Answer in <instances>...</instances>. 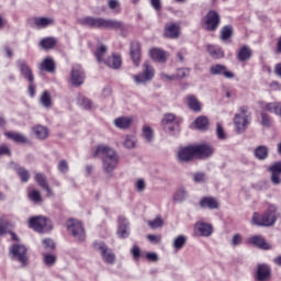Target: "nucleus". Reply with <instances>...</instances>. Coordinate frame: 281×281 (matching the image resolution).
I'll use <instances>...</instances> for the list:
<instances>
[{"label": "nucleus", "mask_w": 281, "mask_h": 281, "mask_svg": "<svg viewBox=\"0 0 281 281\" xmlns=\"http://www.w3.org/2000/svg\"><path fill=\"white\" fill-rule=\"evenodd\" d=\"M92 156L101 157L102 170L104 175H108L109 177L113 175V171L117 168V164H120V155L109 145L101 144L97 146Z\"/></svg>", "instance_id": "obj_1"}, {"label": "nucleus", "mask_w": 281, "mask_h": 281, "mask_svg": "<svg viewBox=\"0 0 281 281\" xmlns=\"http://www.w3.org/2000/svg\"><path fill=\"white\" fill-rule=\"evenodd\" d=\"M80 25L94 30H124V24L117 20L86 16L79 20Z\"/></svg>", "instance_id": "obj_2"}, {"label": "nucleus", "mask_w": 281, "mask_h": 281, "mask_svg": "<svg viewBox=\"0 0 281 281\" xmlns=\"http://www.w3.org/2000/svg\"><path fill=\"white\" fill-rule=\"evenodd\" d=\"M276 221H278V206L273 204L269 205L262 215L259 213L252 215V223L258 227H273Z\"/></svg>", "instance_id": "obj_3"}, {"label": "nucleus", "mask_w": 281, "mask_h": 281, "mask_svg": "<svg viewBox=\"0 0 281 281\" xmlns=\"http://www.w3.org/2000/svg\"><path fill=\"white\" fill-rule=\"evenodd\" d=\"M11 260L19 262L20 267H27L30 258L27 257V247L23 244L15 243L9 248Z\"/></svg>", "instance_id": "obj_4"}, {"label": "nucleus", "mask_w": 281, "mask_h": 281, "mask_svg": "<svg viewBox=\"0 0 281 281\" xmlns=\"http://www.w3.org/2000/svg\"><path fill=\"white\" fill-rule=\"evenodd\" d=\"M155 78V67L150 65V61H144L142 65V71L133 76V80L136 85H148Z\"/></svg>", "instance_id": "obj_5"}, {"label": "nucleus", "mask_w": 281, "mask_h": 281, "mask_svg": "<svg viewBox=\"0 0 281 281\" xmlns=\"http://www.w3.org/2000/svg\"><path fill=\"white\" fill-rule=\"evenodd\" d=\"M29 227H31V229H34V232H37L38 234H45V232H52L53 224L52 220L38 215L30 218Z\"/></svg>", "instance_id": "obj_6"}, {"label": "nucleus", "mask_w": 281, "mask_h": 281, "mask_svg": "<svg viewBox=\"0 0 281 281\" xmlns=\"http://www.w3.org/2000/svg\"><path fill=\"white\" fill-rule=\"evenodd\" d=\"M251 122V113H248L247 108L243 106L239 109V114H236L234 117L235 131L236 133H245L247 126Z\"/></svg>", "instance_id": "obj_7"}, {"label": "nucleus", "mask_w": 281, "mask_h": 281, "mask_svg": "<svg viewBox=\"0 0 281 281\" xmlns=\"http://www.w3.org/2000/svg\"><path fill=\"white\" fill-rule=\"evenodd\" d=\"M66 227L68 233L71 234L76 240H79V243H82L87 238L85 226H82L80 221L70 218L67 221Z\"/></svg>", "instance_id": "obj_8"}, {"label": "nucleus", "mask_w": 281, "mask_h": 281, "mask_svg": "<svg viewBox=\"0 0 281 281\" xmlns=\"http://www.w3.org/2000/svg\"><path fill=\"white\" fill-rule=\"evenodd\" d=\"M218 25H221V15L214 10L209 11L202 19V27L206 30V32H216Z\"/></svg>", "instance_id": "obj_9"}, {"label": "nucleus", "mask_w": 281, "mask_h": 281, "mask_svg": "<svg viewBox=\"0 0 281 281\" xmlns=\"http://www.w3.org/2000/svg\"><path fill=\"white\" fill-rule=\"evenodd\" d=\"M94 249L100 251L101 259L105 265H115V252L104 241H94Z\"/></svg>", "instance_id": "obj_10"}, {"label": "nucleus", "mask_w": 281, "mask_h": 281, "mask_svg": "<svg viewBox=\"0 0 281 281\" xmlns=\"http://www.w3.org/2000/svg\"><path fill=\"white\" fill-rule=\"evenodd\" d=\"M161 124L166 133H169L170 135H175V131L179 128V122L177 121V116H175V114L172 113L165 114L161 120Z\"/></svg>", "instance_id": "obj_11"}, {"label": "nucleus", "mask_w": 281, "mask_h": 281, "mask_svg": "<svg viewBox=\"0 0 281 281\" xmlns=\"http://www.w3.org/2000/svg\"><path fill=\"white\" fill-rule=\"evenodd\" d=\"M70 82L74 87H80L85 83V70L79 64L72 65L70 71Z\"/></svg>", "instance_id": "obj_12"}, {"label": "nucleus", "mask_w": 281, "mask_h": 281, "mask_svg": "<svg viewBox=\"0 0 281 281\" xmlns=\"http://www.w3.org/2000/svg\"><path fill=\"white\" fill-rule=\"evenodd\" d=\"M31 25L36 30H45L46 27L56 25V20L54 18L35 16L31 19Z\"/></svg>", "instance_id": "obj_13"}, {"label": "nucleus", "mask_w": 281, "mask_h": 281, "mask_svg": "<svg viewBox=\"0 0 281 281\" xmlns=\"http://www.w3.org/2000/svg\"><path fill=\"white\" fill-rule=\"evenodd\" d=\"M16 67L21 72L22 78H24L29 82H34V72H32V68H30L27 61L20 59L16 61Z\"/></svg>", "instance_id": "obj_14"}, {"label": "nucleus", "mask_w": 281, "mask_h": 281, "mask_svg": "<svg viewBox=\"0 0 281 281\" xmlns=\"http://www.w3.org/2000/svg\"><path fill=\"white\" fill-rule=\"evenodd\" d=\"M210 74L211 76H224V78H227L228 80H232L234 78V72L229 71L225 65L215 64L210 67Z\"/></svg>", "instance_id": "obj_15"}, {"label": "nucleus", "mask_w": 281, "mask_h": 281, "mask_svg": "<svg viewBox=\"0 0 281 281\" xmlns=\"http://www.w3.org/2000/svg\"><path fill=\"white\" fill-rule=\"evenodd\" d=\"M194 232L199 236H202L204 238H209L212 234H214V227H212V224H207L204 222H198L194 225Z\"/></svg>", "instance_id": "obj_16"}, {"label": "nucleus", "mask_w": 281, "mask_h": 281, "mask_svg": "<svg viewBox=\"0 0 281 281\" xmlns=\"http://www.w3.org/2000/svg\"><path fill=\"white\" fill-rule=\"evenodd\" d=\"M130 54L133 65L138 67L139 63H142V44L139 42H132Z\"/></svg>", "instance_id": "obj_17"}, {"label": "nucleus", "mask_w": 281, "mask_h": 281, "mask_svg": "<svg viewBox=\"0 0 281 281\" xmlns=\"http://www.w3.org/2000/svg\"><path fill=\"white\" fill-rule=\"evenodd\" d=\"M269 172L271 173V182L274 186H280V183H281V161L273 162L269 167Z\"/></svg>", "instance_id": "obj_18"}, {"label": "nucleus", "mask_w": 281, "mask_h": 281, "mask_svg": "<svg viewBox=\"0 0 281 281\" xmlns=\"http://www.w3.org/2000/svg\"><path fill=\"white\" fill-rule=\"evenodd\" d=\"M193 157H196L194 146L184 147L178 153V161H181L182 164L186 161H190L191 159H193Z\"/></svg>", "instance_id": "obj_19"}, {"label": "nucleus", "mask_w": 281, "mask_h": 281, "mask_svg": "<svg viewBox=\"0 0 281 281\" xmlns=\"http://www.w3.org/2000/svg\"><path fill=\"white\" fill-rule=\"evenodd\" d=\"M119 238H128L131 236V228H128V220L124 216L119 217V228L116 232Z\"/></svg>", "instance_id": "obj_20"}, {"label": "nucleus", "mask_w": 281, "mask_h": 281, "mask_svg": "<svg viewBox=\"0 0 281 281\" xmlns=\"http://www.w3.org/2000/svg\"><path fill=\"white\" fill-rule=\"evenodd\" d=\"M269 278H271V268L265 263L258 265L256 271V280L267 281Z\"/></svg>", "instance_id": "obj_21"}, {"label": "nucleus", "mask_w": 281, "mask_h": 281, "mask_svg": "<svg viewBox=\"0 0 281 281\" xmlns=\"http://www.w3.org/2000/svg\"><path fill=\"white\" fill-rule=\"evenodd\" d=\"M149 58L155 60V63H166L168 60V53L161 48L154 47L149 49Z\"/></svg>", "instance_id": "obj_22"}, {"label": "nucleus", "mask_w": 281, "mask_h": 281, "mask_svg": "<svg viewBox=\"0 0 281 281\" xmlns=\"http://www.w3.org/2000/svg\"><path fill=\"white\" fill-rule=\"evenodd\" d=\"M200 207L203 210H218V201L216 198L204 196L200 200Z\"/></svg>", "instance_id": "obj_23"}, {"label": "nucleus", "mask_w": 281, "mask_h": 281, "mask_svg": "<svg viewBox=\"0 0 281 281\" xmlns=\"http://www.w3.org/2000/svg\"><path fill=\"white\" fill-rule=\"evenodd\" d=\"M195 157H211L214 153V148L210 145H194Z\"/></svg>", "instance_id": "obj_24"}, {"label": "nucleus", "mask_w": 281, "mask_h": 281, "mask_svg": "<svg viewBox=\"0 0 281 281\" xmlns=\"http://www.w3.org/2000/svg\"><path fill=\"white\" fill-rule=\"evenodd\" d=\"M32 133L35 135L36 139L43 140L49 137V130L43 125H35L32 127Z\"/></svg>", "instance_id": "obj_25"}, {"label": "nucleus", "mask_w": 281, "mask_h": 281, "mask_svg": "<svg viewBox=\"0 0 281 281\" xmlns=\"http://www.w3.org/2000/svg\"><path fill=\"white\" fill-rule=\"evenodd\" d=\"M187 106L194 113H201V102L196 97L189 94L186 98Z\"/></svg>", "instance_id": "obj_26"}, {"label": "nucleus", "mask_w": 281, "mask_h": 281, "mask_svg": "<svg viewBox=\"0 0 281 281\" xmlns=\"http://www.w3.org/2000/svg\"><path fill=\"white\" fill-rule=\"evenodd\" d=\"M166 38H179V25L176 23H168L165 26Z\"/></svg>", "instance_id": "obj_27"}, {"label": "nucleus", "mask_w": 281, "mask_h": 281, "mask_svg": "<svg viewBox=\"0 0 281 281\" xmlns=\"http://www.w3.org/2000/svg\"><path fill=\"white\" fill-rule=\"evenodd\" d=\"M196 131H207L210 128V120L206 116H198L193 122Z\"/></svg>", "instance_id": "obj_28"}, {"label": "nucleus", "mask_w": 281, "mask_h": 281, "mask_svg": "<svg viewBox=\"0 0 281 281\" xmlns=\"http://www.w3.org/2000/svg\"><path fill=\"white\" fill-rule=\"evenodd\" d=\"M131 124H133V119L128 116H120L114 120V125L116 128L126 130L131 127Z\"/></svg>", "instance_id": "obj_29"}, {"label": "nucleus", "mask_w": 281, "mask_h": 281, "mask_svg": "<svg viewBox=\"0 0 281 281\" xmlns=\"http://www.w3.org/2000/svg\"><path fill=\"white\" fill-rule=\"evenodd\" d=\"M35 181L40 186V188H43V190L47 192V194H52V188H49L47 177L44 173H36Z\"/></svg>", "instance_id": "obj_30"}, {"label": "nucleus", "mask_w": 281, "mask_h": 281, "mask_svg": "<svg viewBox=\"0 0 281 281\" xmlns=\"http://www.w3.org/2000/svg\"><path fill=\"white\" fill-rule=\"evenodd\" d=\"M249 243L255 245V247H259V249H271V245H269V243H267L262 236H252L249 238Z\"/></svg>", "instance_id": "obj_31"}, {"label": "nucleus", "mask_w": 281, "mask_h": 281, "mask_svg": "<svg viewBox=\"0 0 281 281\" xmlns=\"http://www.w3.org/2000/svg\"><path fill=\"white\" fill-rule=\"evenodd\" d=\"M10 226V223L8 221L0 218V236H5V234H10L12 240L19 241V236L16 234L10 232L8 227Z\"/></svg>", "instance_id": "obj_32"}, {"label": "nucleus", "mask_w": 281, "mask_h": 281, "mask_svg": "<svg viewBox=\"0 0 281 281\" xmlns=\"http://www.w3.org/2000/svg\"><path fill=\"white\" fill-rule=\"evenodd\" d=\"M249 58H251V48L247 45L241 46L237 53V59L239 63H245Z\"/></svg>", "instance_id": "obj_33"}, {"label": "nucleus", "mask_w": 281, "mask_h": 281, "mask_svg": "<svg viewBox=\"0 0 281 281\" xmlns=\"http://www.w3.org/2000/svg\"><path fill=\"white\" fill-rule=\"evenodd\" d=\"M4 135L8 139H12V142H15L16 144H27V137L23 136L21 133L5 132Z\"/></svg>", "instance_id": "obj_34"}, {"label": "nucleus", "mask_w": 281, "mask_h": 281, "mask_svg": "<svg viewBox=\"0 0 281 281\" xmlns=\"http://www.w3.org/2000/svg\"><path fill=\"white\" fill-rule=\"evenodd\" d=\"M105 65H108V67H110L111 69H120V67H122V57L114 54L113 56L108 58Z\"/></svg>", "instance_id": "obj_35"}, {"label": "nucleus", "mask_w": 281, "mask_h": 281, "mask_svg": "<svg viewBox=\"0 0 281 281\" xmlns=\"http://www.w3.org/2000/svg\"><path fill=\"white\" fill-rule=\"evenodd\" d=\"M265 111H268V113H273L274 115H279V117H281V102L266 103Z\"/></svg>", "instance_id": "obj_36"}, {"label": "nucleus", "mask_w": 281, "mask_h": 281, "mask_svg": "<svg viewBox=\"0 0 281 281\" xmlns=\"http://www.w3.org/2000/svg\"><path fill=\"white\" fill-rule=\"evenodd\" d=\"M40 103L42 104V106H44V109H52L54 102L52 101V94L49 93V91L45 90L41 98H40Z\"/></svg>", "instance_id": "obj_37"}, {"label": "nucleus", "mask_w": 281, "mask_h": 281, "mask_svg": "<svg viewBox=\"0 0 281 281\" xmlns=\"http://www.w3.org/2000/svg\"><path fill=\"white\" fill-rule=\"evenodd\" d=\"M40 69L42 71H48L49 74L54 72L56 69V64L54 63V59L46 58L43 60V63L40 65Z\"/></svg>", "instance_id": "obj_38"}, {"label": "nucleus", "mask_w": 281, "mask_h": 281, "mask_svg": "<svg viewBox=\"0 0 281 281\" xmlns=\"http://www.w3.org/2000/svg\"><path fill=\"white\" fill-rule=\"evenodd\" d=\"M255 157L257 159H259L260 161L267 159V157H269V148H267V146H258L255 151Z\"/></svg>", "instance_id": "obj_39"}, {"label": "nucleus", "mask_w": 281, "mask_h": 281, "mask_svg": "<svg viewBox=\"0 0 281 281\" xmlns=\"http://www.w3.org/2000/svg\"><path fill=\"white\" fill-rule=\"evenodd\" d=\"M207 52L212 58H223V56H225V53L218 46L209 45Z\"/></svg>", "instance_id": "obj_40"}, {"label": "nucleus", "mask_w": 281, "mask_h": 281, "mask_svg": "<svg viewBox=\"0 0 281 281\" xmlns=\"http://www.w3.org/2000/svg\"><path fill=\"white\" fill-rule=\"evenodd\" d=\"M187 243L188 237L186 235H180L173 239L172 247L173 249H177V251H179L180 249H183V247H186Z\"/></svg>", "instance_id": "obj_41"}, {"label": "nucleus", "mask_w": 281, "mask_h": 281, "mask_svg": "<svg viewBox=\"0 0 281 281\" xmlns=\"http://www.w3.org/2000/svg\"><path fill=\"white\" fill-rule=\"evenodd\" d=\"M143 137L147 144L153 143V140L155 139V132L153 131V128H150V126H143Z\"/></svg>", "instance_id": "obj_42"}, {"label": "nucleus", "mask_w": 281, "mask_h": 281, "mask_svg": "<svg viewBox=\"0 0 281 281\" xmlns=\"http://www.w3.org/2000/svg\"><path fill=\"white\" fill-rule=\"evenodd\" d=\"M56 43L57 41L55 37H45L40 42V45L43 49H54Z\"/></svg>", "instance_id": "obj_43"}, {"label": "nucleus", "mask_w": 281, "mask_h": 281, "mask_svg": "<svg viewBox=\"0 0 281 281\" xmlns=\"http://www.w3.org/2000/svg\"><path fill=\"white\" fill-rule=\"evenodd\" d=\"M137 144V138L134 135H126L123 137V146L126 148H135Z\"/></svg>", "instance_id": "obj_44"}, {"label": "nucleus", "mask_w": 281, "mask_h": 281, "mask_svg": "<svg viewBox=\"0 0 281 281\" xmlns=\"http://www.w3.org/2000/svg\"><path fill=\"white\" fill-rule=\"evenodd\" d=\"M186 199H188V192L183 188L179 189L173 195V200L177 203H183Z\"/></svg>", "instance_id": "obj_45"}, {"label": "nucleus", "mask_w": 281, "mask_h": 281, "mask_svg": "<svg viewBox=\"0 0 281 281\" xmlns=\"http://www.w3.org/2000/svg\"><path fill=\"white\" fill-rule=\"evenodd\" d=\"M106 46L101 45L97 48V52L94 53V56L98 60V63H104V56H106Z\"/></svg>", "instance_id": "obj_46"}, {"label": "nucleus", "mask_w": 281, "mask_h": 281, "mask_svg": "<svg viewBox=\"0 0 281 281\" xmlns=\"http://www.w3.org/2000/svg\"><path fill=\"white\" fill-rule=\"evenodd\" d=\"M147 225L151 229H158V227H164V220H161V216H157L155 220L148 221Z\"/></svg>", "instance_id": "obj_47"}, {"label": "nucleus", "mask_w": 281, "mask_h": 281, "mask_svg": "<svg viewBox=\"0 0 281 281\" xmlns=\"http://www.w3.org/2000/svg\"><path fill=\"white\" fill-rule=\"evenodd\" d=\"M21 181H23L24 183H27V181H30V171H27V169L20 167L16 170Z\"/></svg>", "instance_id": "obj_48"}, {"label": "nucleus", "mask_w": 281, "mask_h": 281, "mask_svg": "<svg viewBox=\"0 0 281 281\" xmlns=\"http://www.w3.org/2000/svg\"><path fill=\"white\" fill-rule=\"evenodd\" d=\"M79 104L86 111L93 109V102L85 97L79 98Z\"/></svg>", "instance_id": "obj_49"}, {"label": "nucleus", "mask_w": 281, "mask_h": 281, "mask_svg": "<svg viewBox=\"0 0 281 281\" xmlns=\"http://www.w3.org/2000/svg\"><path fill=\"white\" fill-rule=\"evenodd\" d=\"M233 32H234V30L232 29L231 25L224 26V27L222 29V32H221V38H222V41H227V38H231Z\"/></svg>", "instance_id": "obj_50"}, {"label": "nucleus", "mask_w": 281, "mask_h": 281, "mask_svg": "<svg viewBox=\"0 0 281 281\" xmlns=\"http://www.w3.org/2000/svg\"><path fill=\"white\" fill-rule=\"evenodd\" d=\"M56 255L44 254V265L47 267H54V265H56Z\"/></svg>", "instance_id": "obj_51"}, {"label": "nucleus", "mask_w": 281, "mask_h": 281, "mask_svg": "<svg viewBox=\"0 0 281 281\" xmlns=\"http://www.w3.org/2000/svg\"><path fill=\"white\" fill-rule=\"evenodd\" d=\"M271 124H273V120H271V116L265 112H261V126L270 128Z\"/></svg>", "instance_id": "obj_52"}, {"label": "nucleus", "mask_w": 281, "mask_h": 281, "mask_svg": "<svg viewBox=\"0 0 281 281\" xmlns=\"http://www.w3.org/2000/svg\"><path fill=\"white\" fill-rule=\"evenodd\" d=\"M29 198L34 203H41L43 201V196L41 195V191L33 190L29 193Z\"/></svg>", "instance_id": "obj_53"}, {"label": "nucleus", "mask_w": 281, "mask_h": 281, "mask_svg": "<svg viewBox=\"0 0 281 281\" xmlns=\"http://www.w3.org/2000/svg\"><path fill=\"white\" fill-rule=\"evenodd\" d=\"M134 188L136 192H144L146 190V181L139 178L138 180H136Z\"/></svg>", "instance_id": "obj_54"}, {"label": "nucleus", "mask_w": 281, "mask_h": 281, "mask_svg": "<svg viewBox=\"0 0 281 281\" xmlns=\"http://www.w3.org/2000/svg\"><path fill=\"white\" fill-rule=\"evenodd\" d=\"M193 181L195 183H205V181H207V176L204 172H198L193 176Z\"/></svg>", "instance_id": "obj_55"}, {"label": "nucleus", "mask_w": 281, "mask_h": 281, "mask_svg": "<svg viewBox=\"0 0 281 281\" xmlns=\"http://www.w3.org/2000/svg\"><path fill=\"white\" fill-rule=\"evenodd\" d=\"M232 247H238L243 245V236L240 234H235L231 240Z\"/></svg>", "instance_id": "obj_56"}, {"label": "nucleus", "mask_w": 281, "mask_h": 281, "mask_svg": "<svg viewBox=\"0 0 281 281\" xmlns=\"http://www.w3.org/2000/svg\"><path fill=\"white\" fill-rule=\"evenodd\" d=\"M58 170L59 172H63V175H67V172H69V164L67 162V160L59 161Z\"/></svg>", "instance_id": "obj_57"}, {"label": "nucleus", "mask_w": 281, "mask_h": 281, "mask_svg": "<svg viewBox=\"0 0 281 281\" xmlns=\"http://www.w3.org/2000/svg\"><path fill=\"white\" fill-rule=\"evenodd\" d=\"M216 135L220 139H227V134H225V130L221 126V123L216 125Z\"/></svg>", "instance_id": "obj_58"}, {"label": "nucleus", "mask_w": 281, "mask_h": 281, "mask_svg": "<svg viewBox=\"0 0 281 281\" xmlns=\"http://www.w3.org/2000/svg\"><path fill=\"white\" fill-rule=\"evenodd\" d=\"M131 254L134 260H137L138 258H142V248H139V246H133L131 249Z\"/></svg>", "instance_id": "obj_59"}, {"label": "nucleus", "mask_w": 281, "mask_h": 281, "mask_svg": "<svg viewBox=\"0 0 281 281\" xmlns=\"http://www.w3.org/2000/svg\"><path fill=\"white\" fill-rule=\"evenodd\" d=\"M42 243L45 249H56V244L49 238L43 239Z\"/></svg>", "instance_id": "obj_60"}, {"label": "nucleus", "mask_w": 281, "mask_h": 281, "mask_svg": "<svg viewBox=\"0 0 281 281\" xmlns=\"http://www.w3.org/2000/svg\"><path fill=\"white\" fill-rule=\"evenodd\" d=\"M190 74V70L186 69V68H180L177 70V74L175 75L176 76V79L179 78H186L187 76H189Z\"/></svg>", "instance_id": "obj_61"}, {"label": "nucleus", "mask_w": 281, "mask_h": 281, "mask_svg": "<svg viewBox=\"0 0 281 281\" xmlns=\"http://www.w3.org/2000/svg\"><path fill=\"white\" fill-rule=\"evenodd\" d=\"M149 3L156 12H161V0H149Z\"/></svg>", "instance_id": "obj_62"}, {"label": "nucleus", "mask_w": 281, "mask_h": 281, "mask_svg": "<svg viewBox=\"0 0 281 281\" xmlns=\"http://www.w3.org/2000/svg\"><path fill=\"white\" fill-rule=\"evenodd\" d=\"M108 7L110 8V10H119L120 1L119 0H109Z\"/></svg>", "instance_id": "obj_63"}, {"label": "nucleus", "mask_w": 281, "mask_h": 281, "mask_svg": "<svg viewBox=\"0 0 281 281\" xmlns=\"http://www.w3.org/2000/svg\"><path fill=\"white\" fill-rule=\"evenodd\" d=\"M269 87L272 91H281V85L278 81L270 82Z\"/></svg>", "instance_id": "obj_64"}]
</instances>
